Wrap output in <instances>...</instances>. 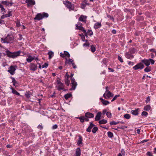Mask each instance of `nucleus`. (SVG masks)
I'll list each match as a JSON object with an SVG mask.
<instances>
[{
  "mask_svg": "<svg viewBox=\"0 0 156 156\" xmlns=\"http://www.w3.org/2000/svg\"><path fill=\"white\" fill-rule=\"evenodd\" d=\"M60 56L62 57H65V55H64V53H63L62 52H61L60 53Z\"/></svg>",
  "mask_w": 156,
  "mask_h": 156,
  "instance_id": "obj_59",
  "label": "nucleus"
},
{
  "mask_svg": "<svg viewBox=\"0 0 156 156\" xmlns=\"http://www.w3.org/2000/svg\"><path fill=\"white\" fill-rule=\"evenodd\" d=\"M72 96V94H65L64 96V97L67 100L69 98H70L71 96Z\"/></svg>",
  "mask_w": 156,
  "mask_h": 156,
  "instance_id": "obj_28",
  "label": "nucleus"
},
{
  "mask_svg": "<svg viewBox=\"0 0 156 156\" xmlns=\"http://www.w3.org/2000/svg\"><path fill=\"white\" fill-rule=\"evenodd\" d=\"M144 67V65L141 63H139L133 67L134 70H137L138 69H142Z\"/></svg>",
  "mask_w": 156,
  "mask_h": 156,
  "instance_id": "obj_10",
  "label": "nucleus"
},
{
  "mask_svg": "<svg viewBox=\"0 0 156 156\" xmlns=\"http://www.w3.org/2000/svg\"><path fill=\"white\" fill-rule=\"evenodd\" d=\"M65 83L67 86H69L70 83V81L68 79H66L65 80Z\"/></svg>",
  "mask_w": 156,
  "mask_h": 156,
  "instance_id": "obj_35",
  "label": "nucleus"
},
{
  "mask_svg": "<svg viewBox=\"0 0 156 156\" xmlns=\"http://www.w3.org/2000/svg\"><path fill=\"white\" fill-rule=\"evenodd\" d=\"M144 71L146 72H148L151 71V69L150 67H147L144 69Z\"/></svg>",
  "mask_w": 156,
  "mask_h": 156,
  "instance_id": "obj_37",
  "label": "nucleus"
},
{
  "mask_svg": "<svg viewBox=\"0 0 156 156\" xmlns=\"http://www.w3.org/2000/svg\"><path fill=\"white\" fill-rule=\"evenodd\" d=\"M83 46L84 47H88L89 46V44L88 43H84L83 44Z\"/></svg>",
  "mask_w": 156,
  "mask_h": 156,
  "instance_id": "obj_46",
  "label": "nucleus"
},
{
  "mask_svg": "<svg viewBox=\"0 0 156 156\" xmlns=\"http://www.w3.org/2000/svg\"><path fill=\"white\" fill-rule=\"evenodd\" d=\"M81 37L82 40L83 41H84L85 39V37L84 35H82V36H81Z\"/></svg>",
  "mask_w": 156,
  "mask_h": 156,
  "instance_id": "obj_55",
  "label": "nucleus"
},
{
  "mask_svg": "<svg viewBox=\"0 0 156 156\" xmlns=\"http://www.w3.org/2000/svg\"><path fill=\"white\" fill-rule=\"evenodd\" d=\"M8 16H9V17L11 16H12V12L11 11H9L8 12V14H7Z\"/></svg>",
  "mask_w": 156,
  "mask_h": 156,
  "instance_id": "obj_60",
  "label": "nucleus"
},
{
  "mask_svg": "<svg viewBox=\"0 0 156 156\" xmlns=\"http://www.w3.org/2000/svg\"><path fill=\"white\" fill-rule=\"evenodd\" d=\"M147 155L148 156H153L152 153L149 151H148L147 152Z\"/></svg>",
  "mask_w": 156,
  "mask_h": 156,
  "instance_id": "obj_49",
  "label": "nucleus"
},
{
  "mask_svg": "<svg viewBox=\"0 0 156 156\" xmlns=\"http://www.w3.org/2000/svg\"><path fill=\"white\" fill-rule=\"evenodd\" d=\"M108 135L109 138H112L113 136V134L111 132L109 131L108 132Z\"/></svg>",
  "mask_w": 156,
  "mask_h": 156,
  "instance_id": "obj_36",
  "label": "nucleus"
},
{
  "mask_svg": "<svg viewBox=\"0 0 156 156\" xmlns=\"http://www.w3.org/2000/svg\"><path fill=\"white\" fill-rule=\"evenodd\" d=\"M130 55L127 53H126L125 55V56L126 58H130Z\"/></svg>",
  "mask_w": 156,
  "mask_h": 156,
  "instance_id": "obj_47",
  "label": "nucleus"
},
{
  "mask_svg": "<svg viewBox=\"0 0 156 156\" xmlns=\"http://www.w3.org/2000/svg\"><path fill=\"white\" fill-rule=\"evenodd\" d=\"M120 122L119 121H118L117 122H115L114 121H113L111 122L110 123L111 125H116L118 123H119Z\"/></svg>",
  "mask_w": 156,
  "mask_h": 156,
  "instance_id": "obj_34",
  "label": "nucleus"
},
{
  "mask_svg": "<svg viewBox=\"0 0 156 156\" xmlns=\"http://www.w3.org/2000/svg\"><path fill=\"white\" fill-rule=\"evenodd\" d=\"M85 117L90 118H93L94 117V115L93 114L90 112H87L85 114Z\"/></svg>",
  "mask_w": 156,
  "mask_h": 156,
  "instance_id": "obj_15",
  "label": "nucleus"
},
{
  "mask_svg": "<svg viewBox=\"0 0 156 156\" xmlns=\"http://www.w3.org/2000/svg\"><path fill=\"white\" fill-rule=\"evenodd\" d=\"M73 74L71 73L70 75L71 78V85L72 86V88L70 89V90H75L77 85L76 82L75 81V79L73 77Z\"/></svg>",
  "mask_w": 156,
  "mask_h": 156,
  "instance_id": "obj_5",
  "label": "nucleus"
},
{
  "mask_svg": "<svg viewBox=\"0 0 156 156\" xmlns=\"http://www.w3.org/2000/svg\"><path fill=\"white\" fill-rule=\"evenodd\" d=\"M148 115V113L144 111L142 113V116H146Z\"/></svg>",
  "mask_w": 156,
  "mask_h": 156,
  "instance_id": "obj_44",
  "label": "nucleus"
},
{
  "mask_svg": "<svg viewBox=\"0 0 156 156\" xmlns=\"http://www.w3.org/2000/svg\"><path fill=\"white\" fill-rule=\"evenodd\" d=\"M63 3L65 5L66 7L69 9V10L74 9V7L73 4L69 1H64Z\"/></svg>",
  "mask_w": 156,
  "mask_h": 156,
  "instance_id": "obj_6",
  "label": "nucleus"
},
{
  "mask_svg": "<svg viewBox=\"0 0 156 156\" xmlns=\"http://www.w3.org/2000/svg\"><path fill=\"white\" fill-rule=\"evenodd\" d=\"M113 96V94L108 90H106L105 93L103 94V97L106 99L112 97Z\"/></svg>",
  "mask_w": 156,
  "mask_h": 156,
  "instance_id": "obj_9",
  "label": "nucleus"
},
{
  "mask_svg": "<svg viewBox=\"0 0 156 156\" xmlns=\"http://www.w3.org/2000/svg\"><path fill=\"white\" fill-rule=\"evenodd\" d=\"M11 78L12 80V82L13 85L15 86H17L16 84H17L18 83L15 79L12 77H11Z\"/></svg>",
  "mask_w": 156,
  "mask_h": 156,
  "instance_id": "obj_22",
  "label": "nucleus"
},
{
  "mask_svg": "<svg viewBox=\"0 0 156 156\" xmlns=\"http://www.w3.org/2000/svg\"><path fill=\"white\" fill-rule=\"evenodd\" d=\"M6 53L8 57L14 58L19 56L20 51H18L16 52H11L8 50L6 51Z\"/></svg>",
  "mask_w": 156,
  "mask_h": 156,
  "instance_id": "obj_1",
  "label": "nucleus"
},
{
  "mask_svg": "<svg viewBox=\"0 0 156 156\" xmlns=\"http://www.w3.org/2000/svg\"><path fill=\"white\" fill-rule=\"evenodd\" d=\"M90 50L92 52H94L96 50V48L95 46L92 45L90 46Z\"/></svg>",
  "mask_w": 156,
  "mask_h": 156,
  "instance_id": "obj_29",
  "label": "nucleus"
},
{
  "mask_svg": "<svg viewBox=\"0 0 156 156\" xmlns=\"http://www.w3.org/2000/svg\"><path fill=\"white\" fill-rule=\"evenodd\" d=\"M64 55L65 56H66L67 57H69L70 56V54L69 53L66 51H64Z\"/></svg>",
  "mask_w": 156,
  "mask_h": 156,
  "instance_id": "obj_38",
  "label": "nucleus"
},
{
  "mask_svg": "<svg viewBox=\"0 0 156 156\" xmlns=\"http://www.w3.org/2000/svg\"><path fill=\"white\" fill-rule=\"evenodd\" d=\"M14 39L13 36L12 35H8L7 36L4 38H1V41L3 43H9L10 41H13Z\"/></svg>",
  "mask_w": 156,
  "mask_h": 156,
  "instance_id": "obj_4",
  "label": "nucleus"
},
{
  "mask_svg": "<svg viewBox=\"0 0 156 156\" xmlns=\"http://www.w3.org/2000/svg\"><path fill=\"white\" fill-rule=\"evenodd\" d=\"M86 5L83 3L81 4V8L82 9H84Z\"/></svg>",
  "mask_w": 156,
  "mask_h": 156,
  "instance_id": "obj_56",
  "label": "nucleus"
},
{
  "mask_svg": "<svg viewBox=\"0 0 156 156\" xmlns=\"http://www.w3.org/2000/svg\"><path fill=\"white\" fill-rule=\"evenodd\" d=\"M107 120L103 119L101 120L99 122V124H104L107 123Z\"/></svg>",
  "mask_w": 156,
  "mask_h": 156,
  "instance_id": "obj_25",
  "label": "nucleus"
},
{
  "mask_svg": "<svg viewBox=\"0 0 156 156\" xmlns=\"http://www.w3.org/2000/svg\"><path fill=\"white\" fill-rule=\"evenodd\" d=\"M31 95V93L29 91H27L25 93V96L27 98H29Z\"/></svg>",
  "mask_w": 156,
  "mask_h": 156,
  "instance_id": "obj_27",
  "label": "nucleus"
},
{
  "mask_svg": "<svg viewBox=\"0 0 156 156\" xmlns=\"http://www.w3.org/2000/svg\"><path fill=\"white\" fill-rule=\"evenodd\" d=\"M120 95L119 94L116 95L112 99V101H114L118 97H119Z\"/></svg>",
  "mask_w": 156,
  "mask_h": 156,
  "instance_id": "obj_43",
  "label": "nucleus"
},
{
  "mask_svg": "<svg viewBox=\"0 0 156 156\" xmlns=\"http://www.w3.org/2000/svg\"><path fill=\"white\" fill-rule=\"evenodd\" d=\"M6 147L8 148H11L12 147V146L10 144H8L6 145Z\"/></svg>",
  "mask_w": 156,
  "mask_h": 156,
  "instance_id": "obj_64",
  "label": "nucleus"
},
{
  "mask_svg": "<svg viewBox=\"0 0 156 156\" xmlns=\"http://www.w3.org/2000/svg\"><path fill=\"white\" fill-rule=\"evenodd\" d=\"M76 156H80L81 151L79 147L77 148L76 151Z\"/></svg>",
  "mask_w": 156,
  "mask_h": 156,
  "instance_id": "obj_18",
  "label": "nucleus"
},
{
  "mask_svg": "<svg viewBox=\"0 0 156 156\" xmlns=\"http://www.w3.org/2000/svg\"><path fill=\"white\" fill-rule=\"evenodd\" d=\"M77 119H79L81 122H83L84 120V117L82 116L80 117H77Z\"/></svg>",
  "mask_w": 156,
  "mask_h": 156,
  "instance_id": "obj_32",
  "label": "nucleus"
},
{
  "mask_svg": "<svg viewBox=\"0 0 156 156\" xmlns=\"http://www.w3.org/2000/svg\"><path fill=\"white\" fill-rule=\"evenodd\" d=\"M17 66H11L9 68L8 72L9 73L13 75L15 73Z\"/></svg>",
  "mask_w": 156,
  "mask_h": 156,
  "instance_id": "obj_8",
  "label": "nucleus"
},
{
  "mask_svg": "<svg viewBox=\"0 0 156 156\" xmlns=\"http://www.w3.org/2000/svg\"><path fill=\"white\" fill-rule=\"evenodd\" d=\"M48 16V14L45 12L38 13L34 18V20H39L44 18H47Z\"/></svg>",
  "mask_w": 156,
  "mask_h": 156,
  "instance_id": "obj_2",
  "label": "nucleus"
},
{
  "mask_svg": "<svg viewBox=\"0 0 156 156\" xmlns=\"http://www.w3.org/2000/svg\"><path fill=\"white\" fill-rule=\"evenodd\" d=\"M12 3L11 2H7V4H6L7 5H12Z\"/></svg>",
  "mask_w": 156,
  "mask_h": 156,
  "instance_id": "obj_61",
  "label": "nucleus"
},
{
  "mask_svg": "<svg viewBox=\"0 0 156 156\" xmlns=\"http://www.w3.org/2000/svg\"><path fill=\"white\" fill-rule=\"evenodd\" d=\"M57 84L56 85V87L57 89L59 90H62L63 91H65L66 90L64 88L63 84L60 81V80L59 78H57Z\"/></svg>",
  "mask_w": 156,
  "mask_h": 156,
  "instance_id": "obj_3",
  "label": "nucleus"
},
{
  "mask_svg": "<svg viewBox=\"0 0 156 156\" xmlns=\"http://www.w3.org/2000/svg\"><path fill=\"white\" fill-rule=\"evenodd\" d=\"M16 25L17 27H19L20 26V22L19 21H17L16 22Z\"/></svg>",
  "mask_w": 156,
  "mask_h": 156,
  "instance_id": "obj_51",
  "label": "nucleus"
},
{
  "mask_svg": "<svg viewBox=\"0 0 156 156\" xmlns=\"http://www.w3.org/2000/svg\"><path fill=\"white\" fill-rule=\"evenodd\" d=\"M48 55H49V59H51L54 56V53L51 51H49L48 52Z\"/></svg>",
  "mask_w": 156,
  "mask_h": 156,
  "instance_id": "obj_26",
  "label": "nucleus"
},
{
  "mask_svg": "<svg viewBox=\"0 0 156 156\" xmlns=\"http://www.w3.org/2000/svg\"><path fill=\"white\" fill-rule=\"evenodd\" d=\"M37 128L40 130H41L43 129V127L41 125H39L38 126Z\"/></svg>",
  "mask_w": 156,
  "mask_h": 156,
  "instance_id": "obj_52",
  "label": "nucleus"
},
{
  "mask_svg": "<svg viewBox=\"0 0 156 156\" xmlns=\"http://www.w3.org/2000/svg\"><path fill=\"white\" fill-rule=\"evenodd\" d=\"M150 101V97L149 96H148L147 98H146V102L147 103L149 102Z\"/></svg>",
  "mask_w": 156,
  "mask_h": 156,
  "instance_id": "obj_50",
  "label": "nucleus"
},
{
  "mask_svg": "<svg viewBox=\"0 0 156 156\" xmlns=\"http://www.w3.org/2000/svg\"><path fill=\"white\" fill-rule=\"evenodd\" d=\"M19 39L20 40H21L23 37H22V35L21 34H19Z\"/></svg>",
  "mask_w": 156,
  "mask_h": 156,
  "instance_id": "obj_57",
  "label": "nucleus"
},
{
  "mask_svg": "<svg viewBox=\"0 0 156 156\" xmlns=\"http://www.w3.org/2000/svg\"><path fill=\"white\" fill-rule=\"evenodd\" d=\"M76 30H82L83 32H85V30L81 26V24L80 23H78L76 25Z\"/></svg>",
  "mask_w": 156,
  "mask_h": 156,
  "instance_id": "obj_11",
  "label": "nucleus"
},
{
  "mask_svg": "<svg viewBox=\"0 0 156 156\" xmlns=\"http://www.w3.org/2000/svg\"><path fill=\"white\" fill-rule=\"evenodd\" d=\"M98 129L97 127L94 126L92 130V132L94 133H96Z\"/></svg>",
  "mask_w": 156,
  "mask_h": 156,
  "instance_id": "obj_31",
  "label": "nucleus"
},
{
  "mask_svg": "<svg viewBox=\"0 0 156 156\" xmlns=\"http://www.w3.org/2000/svg\"><path fill=\"white\" fill-rule=\"evenodd\" d=\"M26 2L28 6L34 5L35 4V1L33 0H26Z\"/></svg>",
  "mask_w": 156,
  "mask_h": 156,
  "instance_id": "obj_12",
  "label": "nucleus"
},
{
  "mask_svg": "<svg viewBox=\"0 0 156 156\" xmlns=\"http://www.w3.org/2000/svg\"><path fill=\"white\" fill-rule=\"evenodd\" d=\"M142 62L144 63L146 66H148L150 65V62L151 64H154V61L153 59L150 58L148 59L142 60Z\"/></svg>",
  "mask_w": 156,
  "mask_h": 156,
  "instance_id": "obj_7",
  "label": "nucleus"
},
{
  "mask_svg": "<svg viewBox=\"0 0 156 156\" xmlns=\"http://www.w3.org/2000/svg\"><path fill=\"white\" fill-rule=\"evenodd\" d=\"M12 93L14 94H16L17 95H20V93L14 89H12Z\"/></svg>",
  "mask_w": 156,
  "mask_h": 156,
  "instance_id": "obj_39",
  "label": "nucleus"
},
{
  "mask_svg": "<svg viewBox=\"0 0 156 156\" xmlns=\"http://www.w3.org/2000/svg\"><path fill=\"white\" fill-rule=\"evenodd\" d=\"M71 64L72 65V66H73V68L74 69H75L76 68V65L73 62Z\"/></svg>",
  "mask_w": 156,
  "mask_h": 156,
  "instance_id": "obj_53",
  "label": "nucleus"
},
{
  "mask_svg": "<svg viewBox=\"0 0 156 156\" xmlns=\"http://www.w3.org/2000/svg\"><path fill=\"white\" fill-rule=\"evenodd\" d=\"M37 66L36 65L33 63H31V64L30 69L33 71H35L37 69Z\"/></svg>",
  "mask_w": 156,
  "mask_h": 156,
  "instance_id": "obj_14",
  "label": "nucleus"
},
{
  "mask_svg": "<svg viewBox=\"0 0 156 156\" xmlns=\"http://www.w3.org/2000/svg\"><path fill=\"white\" fill-rule=\"evenodd\" d=\"M58 127V126L56 124H55L53 126H52V129H57Z\"/></svg>",
  "mask_w": 156,
  "mask_h": 156,
  "instance_id": "obj_54",
  "label": "nucleus"
},
{
  "mask_svg": "<svg viewBox=\"0 0 156 156\" xmlns=\"http://www.w3.org/2000/svg\"><path fill=\"white\" fill-rule=\"evenodd\" d=\"M107 110L106 109H104L103 110V114L104 115L106 114V113L107 112Z\"/></svg>",
  "mask_w": 156,
  "mask_h": 156,
  "instance_id": "obj_58",
  "label": "nucleus"
},
{
  "mask_svg": "<svg viewBox=\"0 0 156 156\" xmlns=\"http://www.w3.org/2000/svg\"><path fill=\"white\" fill-rule=\"evenodd\" d=\"M83 139L82 136H79L77 144L80 145L82 143Z\"/></svg>",
  "mask_w": 156,
  "mask_h": 156,
  "instance_id": "obj_24",
  "label": "nucleus"
},
{
  "mask_svg": "<svg viewBox=\"0 0 156 156\" xmlns=\"http://www.w3.org/2000/svg\"><path fill=\"white\" fill-rule=\"evenodd\" d=\"M101 112H98L95 118V120L96 121H98L100 119L101 116Z\"/></svg>",
  "mask_w": 156,
  "mask_h": 156,
  "instance_id": "obj_16",
  "label": "nucleus"
},
{
  "mask_svg": "<svg viewBox=\"0 0 156 156\" xmlns=\"http://www.w3.org/2000/svg\"><path fill=\"white\" fill-rule=\"evenodd\" d=\"M151 106L149 105H147L145 106L144 108V110L146 111H148L150 110Z\"/></svg>",
  "mask_w": 156,
  "mask_h": 156,
  "instance_id": "obj_30",
  "label": "nucleus"
},
{
  "mask_svg": "<svg viewBox=\"0 0 156 156\" xmlns=\"http://www.w3.org/2000/svg\"><path fill=\"white\" fill-rule=\"evenodd\" d=\"M101 26V23L99 22H97L95 23L94 25V27L96 29L99 28Z\"/></svg>",
  "mask_w": 156,
  "mask_h": 156,
  "instance_id": "obj_21",
  "label": "nucleus"
},
{
  "mask_svg": "<svg viewBox=\"0 0 156 156\" xmlns=\"http://www.w3.org/2000/svg\"><path fill=\"white\" fill-rule=\"evenodd\" d=\"M66 79H69V78L70 77L69 75L67 73H66Z\"/></svg>",
  "mask_w": 156,
  "mask_h": 156,
  "instance_id": "obj_62",
  "label": "nucleus"
},
{
  "mask_svg": "<svg viewBox=\"0 0 156 156\" xmlns=\"http://www.w3.org/2000/svg\"><path fill=\"white\" fill-rule=\"evenodd\" d=\"M124 117L126 119H129L130 118V116L129 114H126L124 115Z\"/></svg>",
  "mask_w": 156,
  "mask_h": 156,
  "instance_id": "obj_33",
  "label": "nucleus"
},
{
  "mask_svg": "<svg viewBox=\"0 0 156 156\" xmlns=\"http://www.w3.org/2000/svg\"><path fill=\"white\" fill-rule=\"evenodd\" d=\"M87 18V16H86L82 15L79 18V20L80 21L86 23V22Z\"/></svg>",
  "mask_w": 156,
  "mask_h": 156,
  "instance_id": "obj_13",
  "label": "nucleus"
},
{
  "mask_svg": "<svg viewBox=\"0 0 156 156\" xmlns=\"http://www.w3.org/2000/svg\"><path fill=\"white\" fill-rule=\"evenodd\" d=\"M34 58L29 55L28 57V58L27 59V61L29 62H30L34 59Z\"/></svg>",
  "mask_w": 156,
  "mask_h": 156,
  "instance_id": "obj_20",
  "label": "nucleus"
},
{
  "mask_svg": "<svg viewBox=\"0 0 156 156\" xmlns=\"http://www.w3.org/2000/svg\"><path fill=\"white\" fill-rule=\"evenodd\" d=\"M87 34L91 36L93 34V32L91 30H89L87 31Z\"/></svg>",
  "mask_w": 156,
  "mask_h": 156,
  "instance_id": "obj_41",
  "label": "nucleus"
},
{
  "mask_svg": "<svg viewBox=\"0 0 156 156\" xmlns=\"http://www.w3.org/2000/svg\"><path fill=\"white\" fill-rule=\"evenodd\" d=\"M103 104L105 105H107L109 104V102L108 101H107L104 100L102 102Z\"/></svg>",
  "mask_w": 156,
  "mask_h": 156,
  "instance_id": "obj_40",
  "label": "nucleus"
},
{
  "mask_svg": "<svg viewBox=\"0 0 156 156\" xmlns=\"http://www.w3.org/2000/svg\"><path fill=\"white\" fill-rule=\"evenodd\" d=\"M48 63H44V65H42V68H46V67H48Z\"/></svg>",
  "mask_w": 156,
  "mask_h": 156,
  "instance_id": "obj_45",
  "label": "nucleus"
},
{
  "mask_svg": "<svg viewBox=\"0 0 156 156\" xmlns=\"http://www.w3.org/2000/svg\"><path fill=\"white\" fill-rule=\"evenodd\" d=\"M106 115L108 117L111 118L112 117V114L111 112H107L106 113Z\"/></svg>",
  "mask_w": 156,
  "mask_h": 156,
  "instance_id": "obj_42",
  "label": "nucleus"
},
{
  "mask_svg": "<svg viewBox=\"0 0 156 156\" xmlns=\"http://www.w3.org/2000/svg\"><path fill=\"white\" fill-rule=\"evenodd\" d=\"M118 59L121 62H123V60H122V58L119 56H118Z\"/></svg>",
  "mask_w": 156,
  "mask_h": 156,
  "instance_id": "obj_48",
  "label": "nucleus"
},
{
  "mask_svg": "<svg viewBox=\"0 0 156 156\" xmlns=\"http://www.w3.org/2000/svg\"><path fill=\"white\" fill-rule=\"evenodd\" d=\"M66 61L65 62L66 64H71L73 62V60L71 59H67V58H66Z\"/></svg>",
  "mask_w": 156,
  "mask_h": 156,
  "instance_id": "obj_23",
  "label": "nucleus"
},
{
  "mask_svg": "<svg viewBox=\"0 0 156 156\" xmlns=\"http://www.w3.org/2000/svg\"><path fill=\"white\" fill-rule=\"evenodd\" d=\"M94 126H95V125L94 124H93L92 123H90V125L87 129L86 131L87 132H90L91 131V129Z\"/></svg>",
  "mask_w": 156,
  "mask_h": 156,
  "instance_id": "obj_17",
  "label": "nucleus"
},
{
  "mask_svg": "<svg viewBox=\"0 0 156 156\" xmlns=\"http://www.w3.org/2000/svg\"><path fill=\"white\" fill-rule=\"evenodd\" d=\"M1 10L2 12H5V9L4 8L3 6H2L1 8Z\"/></svg>",
  "mask_w": 156,
  "mask_h": 156,
  "instance_id": "obj_63",
  "label": "nucleus"
},
{
  "mask_svg": "<svg viewBox=\"0 0 156 156\" xmlns=\"http://www.w3.org/2000/svg\"><path fill=\"white\" fill-rule=\"evenodd\" d=\"M139 108H137L135 110H133L131 111V113L133 115H137L138 114V110Z\"/></svg>",
  "mask_w": 156,
  "mask_h": 156,
  "instance_id": "obj_19",
  "label": "nucleus"
}]
</instances>
